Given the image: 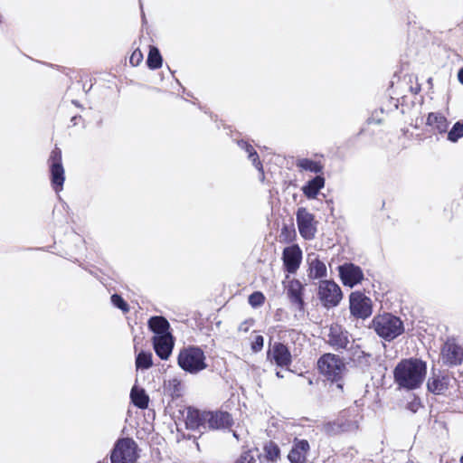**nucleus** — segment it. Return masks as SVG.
<instances>
[{
	"mask_svg": "<svg viewBox=\"0 0 463 463\" xmlns=\"http://www.w3.org/2000/svg\"><path fill=\"white\" fill-rule=\"evenodd\" d=\"M426 373L425 362L417 358L403 359L394 368V382L402 389L415 390L422 384Z\"/></svg>",
	"mask_w": 463,
	"mask_h": 463,
	"instance_id": "obj_1",
	"label": "nucleus"
},
{
	"mask_svg": "<svg viewBox=\"0 0 463 463\" xmlns=\"http://www.w3.org/2000/svg\"><path fill=\"white\" fill-rule=\"evenodd\" d=\"M319 372L329 381L336 383V387L343 388L342 380L347 368L344 361L336 354H325L317 361Z\"/></svg>",
	"mask_w": 463,
	"mask_h": 463,
	"instance_id": "obj_2",
	"label": "nucleus"
},
{
	"mask_svg": "<svg viewBox=\"0 0 463 463\" xmlns=\"http://www.w3.org/2000/svg\"><path fill=\"white\" fill-rule=\"evenodd\" d=\"M372 326L377 335L387 341L396 338L404 331L402 321L390 313L374 317Z\"/></svg>",
	"mask_w": 463,
	"mask_h": 463,
	"instance_id": "obj_3",
	"label": "nucleus"
},
{
	"mask_svg": "<svg viewBox=\"0 0 463 463\" xmlns=\"http://www.w3.org/2000/svg\"><path fill=\"white\" fill-rule=\"evenodd\" d=\"M203 351L195 346L183 348L178 354V365L192 374L198 373L207 367Z\"/></svg>",
	"mask_w": 463,
	"mask_h": 463,
	"instance_id": "obj_4",
	"label": "nucleus"
},
{
	"mask_svg": "<svg viewBox=\"0 0 463 463\" xmlns=\"http://www.w3.org/2000/svg\"><path fill=\"white\" fill-rule=\"evenodd\" d=\"M48 165L50 168V179L53 190L57 193L63 189L65 181V170L62 165L61 149L55 146L51 151Z\"/></svg>",
	"mask_w": 463,
	"mask_h": 463,
	"instance_id": "obj_5",
	"label": "nucleus"
},
{
	"mask_svg": "<svg viewBox=\"0 0 463 463\" xmlns=\"http://www.w3.org/2000/svg\"><path fill=\"white\" fill-rule=\"evenodd\" d=\"M296 220L300 236L307 241L316 237L318 222L306 207H299L296 213Z\"/></svg>",
	"mask_w": 463,
	"mask_h": 463,
	"instance_id": "obj_6",
	"label": "nucleus"
},
{
	"mask_svg": "<svg viewBox=\"0 0 463 463\" xmlns=\"http://www.w3.org/2000/svg\"><path fill=\"white\" fill-rule=\"evenodd\" d=\"M137 445L131 439H119L111 453V463H135L137 460Z\"/></svg>",
	"mask_w": 463,
	"mask_h": 463,
	"instance_id": "obj_7",
	"label": "nucleus"
},
{
	"mask_svg": "<svg viewBox=\"0 0 463 463\" xmlns=\"http://www.w3.org/2000/svg\"><path fill=\"white\" fill-rule=\"evenodd\" d=\"M351 314L357 318H367L373 313V302L363 291H353L349 298Z\"/></svg>",
	"mask_w": 463,
	"mask_h": 463,
	"instance_id": "obj_8",
	"label": "nucleus"
},
{
	"mask_svg": "<svg viewBox=\"0 0 463 463\" xmlns=\"http://www.w3.org/2000/svg\"><path fill=\"white\" fill-rule=\"evenodd\" d=\"M284 270L294 274L299 269L302 261V250L298 244L286 247L282 252Z\"/></svg>",
	"mask_w": 463,
	"mask_h": 463,
	"instance_id": "obj_9",
	"label": "nucleus"
},
{
	"mask_svg": "<svg viewBox=\"0 0 463 463\" xmlns=\"http://www.w3.org/2000/svg\"><path fill=\"white\" fill-rule=\"evenodd\" d=\"M339 275L345 287L353 288L364 279V273L360 267L353 263H345L339 267Z\"/></svg>",
	"mask_w": 463,
	"mask_h": 463,
	"instance_id": "obj_10",
	"label": "nucleus"
},
{
	"mask_svg": "<svg viewBox=\"0 0 463 463\" xmlns=\"http://www.w3.org/2000/svg\"><path fill=\"white\" fill-rule=\"evenodd\" d=\"M441 355L445 364L457 365L463 361V348L454 340L449 339L442 347Z\"/></svg>",
	"mask_w": 463,
	"mask_h": 463,
	"instance_id": "obj_11",
	"label": "nucleus"
},
{
	"mask_svg": "<svg viewBox=\"0 0 463 463\" xmlns=\"http://www.w3.org/2000/svg\"><path fill=\"white\" fill-rule=\"evenodd\" d=\"M204 420H206V429L219 430L232 426L233 420L226 411H206Z\"/></svg>",
	"mask_w": 463,
	"mask_h": 463,
	"instance_id": "obj_12",
	"label": "nucleus"
},
{
	"mask_svg": "<svg viewBox=\"0 0 463 463\" xmlns=\"http://www.w3.org/2000/svg\"><path fill=\"white\" fill-rule=\"evenodd\" d=\"M350 343L349 334L339 325H332L329 328L328 344L335 350L346 349Z\"/></svg>",
	"mask_w": 463,
	"mask_h": 463,
	"instance_id": "obj_13",
	"label": "nucleus"
},
{
	"mask_svg": "<svg viewBox=\"0 0 463 463\" xmlns=\"http://www.w3.org/2000/svg\"><path fill=\"white\" fill-rule=\"evenodd\" d=\"M309 450L310 446L307 440L296 438L288 458L291 463H305Z\"/></svg>",
	"mask_w": 463,
	"mask_h": 463,
	"instance_id": "obj_14",
	"label": "nucleus"
},
{
	"mask_svg": "<svg viewBox=\"0 0 463 463\" xmlns=\"http://www.w3.org/2000/svg\"><path fill=\"white\" fill-rule=\"evenodd\" d=\"M156 354L162 359L167 360L172 354L174 338L171 335H154L152 338Z\"/></svg>",
	"mask_w": 463,
	"mask_h": 463,
	"instance_id": "obj_15",
	"label": "nucleus"
},
{
	"mask_svg": "<svg viewBox=\"0 0 463 463\" xmlns=\"http://www.w3.org/2000/svg\"><path fill=\"white\" fill-rule=\"evenodd\" d=\"M425 124L432 132L445 134L448 132L449 122L441 112H430L427 115Z\"/></svg>",
	"mask_w": 463,
	"mask_h": 463,
	"instance_id": "obj_16",
	"label": "nucleus"
},
{
	"mask_svg": "<svg viewBox=\"0 0 463 463\" xmlns=\"http://www.w3.org/2000/svg\"><path fill=\"white\" fill-rule=\"evenodd\" d=\"M205 412L195 409H188L185 416L186 428L198 431L206 430Z\"/></svg>",
	"mask_w": 463,
	"mask_h": 463,
	"instance_id": "obj_17",
	"label": "nucleus"
},
{
	"mask_svg": "<svg viewBox=\"0 0 463 463\" xmlns=\"http://www.w3.org/2000/svg\"><path fill=\"white\" fill-rule=\"evenodd\" d=\"M358 428L355 420H344L343 418L337 419L334 422L325 424L324 430L329 435H335L345 431H353Z\"/></svg>",
	"mask_w": 463,
	"mask_h": 463,
	"instance_id": "obj_18",
	"label": "nucleus"
},
{
	"mask_svg": "<svg viewBox=\"0 0 463 463\" xmlns=\"http://www.w3.org/2000/svg\"><path fill=\"white\" fill-rule=\"evenodd\" d=\"M269 356L279 366H286L291 363V354L288 347L280 343L273 345L272 349L269 352Z\"/></svg>",
	"mask_w": 463,
	"mask_h": 463,
	"instance_id": "obj_19",
	"label": "nucleus"
},
{
	"mask_svg": "<svg viewBox=\"0 0 463 463\" xmlns=\"http://www.w3.org/2000/svg\"><path fill=\"white\" fill-rule=\"evenodd\" d=\"M325 177L323 175H317L309 180L303 187V194L309 199H314L319 191L325 186Z\"/></svg>",
	"mask_w": 463,
	"mask_h": 463,
	"instance_id": "obj_20",
	"label": "nucleus"
},
{
	"mask_svg": "<svg viewBox=\"0 0 463 463\" xmlns=\"http://www.w3.org/2000/svg\"><path fill=\"white\" fill-rule=\"evenodd\" d=\"M148 327L155 335H171L170 325L164 317H152L148 320Z\"/></svg>",
	"mask_w": 463,
	"mask_h": 463,
	"instance_id": "obj_21",
	"label": "nucleus"
},
{
	"mask_svg": "<svg viewBox=\"0 0 463 463\" xmlns=\"http://www.w3.org/2000/svg\"><path fill=\"white\" fill-rule=\"evenodd\" d=\"M296 165L300 170L315 173L317 175L324 174L325 165L321 160L300 158L297 161Z\"/></svg>",
	"mask_w": 463,
	"mask_h": 463,
	"instance_id": "obj_22",
	"label": "nucleus"
},
{
	"mask_svg": "<svg viewBox=\"0 0 463 463\" xmlns=\"http://www.w3.org/2000/svg\"><path fill=\"white\" fill-rule=\"evenodd\" d=\"M449 378L444 375H432L427 383L428 390L435 394L443 393L449 386Z\"/></svg>",
	"mask_w": 463,
	"mask_h": 463,
	"instance_id": "obj_23",
	"label": "nucleus"
},
{
	"mask_svg": "<svg viewBox=\"0 0 463 463\" xmlns=\"http://www.w3.org/2000/svg\"><path fill=\"white\" fill-rule=\"evenodd\" d=\"M308 264V271L311 278L322 279L326 276V266L317 256L310 260Z\"/></svg>",
	"mask_w": 463,
	"mask_h": 463,
	"instance_id": "obj_24",
	"label": "nucleus"
},
{
	"mask_svg": "<svg viewBox=\"0 0 463 463\" xmlns=\"http://www.w3.org/2000/svg\"><path fill=\"white\" fill-rule=\"evenodd\" d=\"M319 298L326 307L336 306L343 298L342 291H318Z\"/></svg>",
	"mask_w": 463,
	"mask_h": 463,
	"instance_id": "obj_25",
	"label": "nucleus"
},
{
	"mask_svg": "<svg viewBox=\"0 0 463 463\" xmlns=\"http://www.w3.org/2000/svg\"><path fill=\"white\" fill-rule=\"evenodd\" d=\"M163 59L159 50L153 45L149 46V52L146 59V65L150 70H157L162 67Z\"/></svg>",
	"mask_w": 463,
	"mask_h": 463,
	"instance_id": "obj_26",
	"label": "nucleus"
},
{
	"mask_svg": "<svg viewBox=\"0 0 463 463\" xmlns=\"http://www.w3.org/2000/svg\"><path fill=\"white\" fill-rule=\"evenodd\" d=\"M133 403L138 408L145 409L148 405V396L143 389L134 386L130 393Z\"/></svg>",
	"mask_w": 463,
	"mask_h": 463,
	"instance_id": "obj_27",
	"label": "nucleus"
},
{
	"mask_svg": "<svg viewBox=\"0 0 463 463\" xmlns=\"http://www.w3.org/2000/svg\"><path fill=\"white\" fill-rule=\"evenodd\" d=\"M235 463H261L260 452L258 449H250L241 453Z\"/></svg>",
	"mask_w": 463,
	"mask_h": 463,
	"instance_id": "obj_28",
	"label": "nucleus"
},
{
	"mask_svg": "<svg viewBox=\"0 0 463 463\" xmlns=\"http://www.w3.org/2000/svg\"><path fill=\"white\" fill-rule=\"evenodd\" d=\"M153 365L152 354L150 352H140L136 358L137 369H148Z\"/></svg>",
	"mask_w": 463,
	"mask_h": 463,
	"instance_id": "obj_29",
	"label": "nucleus"
},
{
	"mask_svg": "<svg viewBox=\"0 0 463 463\" xmlns=\"http://www.w3.org/2000/svg\"><path fill=\"white\" fill-rule=\"evenodd\" d=\"M165 387L173 397H179L183 390L182 382L177 378L168 380Z\"/></svg>",
	"mask_w": 463,
	"mask_h": 463,
	"instance_id": "obj_30",
	"label": "nucleus"
},
{
	"mask_svg": "<svg viewBox=\"0 0 463 463\" xmlns=\"http://www.w3.org/2000/svg\"><path fill=\"white\" fill-rule=\"evenodd\" d=\"M463 137V120L457 121L451 129L447 132L448 140L455 143Z\"/></svg>",
	"mask_w": 463,
	"mask_h": 463,
	"instance_id": "obj_31",
	"label": "nucleus"
},
{
	"mask_svg": "<svg viewBox=\"0 0 463 463\" xmlns=\"http://www.w3.org/2000/svg\"><path fill=\"white\" fill-rule=\"evenodd\" d=\"M264 451L267 459L270 461H276L280 455V450L278 445L272 441H269L264 446Z\"/></svg>",
	"mask_w": 463,
	"mask_h": 463,
	"instance_id": "obj_32",
	"label": "nucleus"
},
{
	"mask_svg": "<svg viewBox=\"0 0 463 463\" xmlns=\"http://www.w3.org/2000/svg\"><path fill=\"white\" fill-rule=\"evenodd\" d=\"M353 360L361 367H368L371 365L373 358L371 354L359 351Z\"/></svg>",
	"mask_w": 463,
	"mask_h": 463,
	"instance_id": "obj_33",
	"label": "nucleus"
},
{
	"mask_svg": "<svg viewBox=\"0 0 463 463\" xmlns=\"http://www.w3.org/2000/svg\"><path fill=\"white\" fill-rule=\"evenodd\" d=\"M280 241L284 242H290L292 241L296 237V231L295 229H290L288 226H283L280 232Z\"/></svg>",
	"mask_w": 463,
	"mask_h": 463,
	"instance_id": "obj_34",
	"label": "nucleus"
},
{
	"mask_svg": "<svg viewBox=\"0 0 463 463\" xmlns=\"http://www.w3.org/2000/svg\"><path fill=\"white\" fill-rule=\"evenodd\" d=\"M112 304L121 309L124 313L128 312L129 307L128 303L118 294H114L111 296Z\"/></svg>",
	"mask_w": 463,
	"mask_h": 463,
	"instance_id": "obj_35",
	"label": "nucleus"
},
{
	"mask_svg": "<svg viewBox=\"0 0 463 463\" xmlns=\"http://www.w3.org/2000/svg\"><path fill=\"white\" fill-rule=\"evenodd\" d=\"M288 299L298 308L303 306L302 291H288Z\"/></svg>",
	"mask_w": 463,
	"mask_h": 463,
	"instance_id": "obj_36",
	"label": "nucleus"
},
{
	"mask_svg": "<svg viewBox=\"0 0 463 463\" xmlns=\"http://www.w3.org/2000/svg\"><path fill=\"white\" fill-rule=\"evenodd\" d=\"M264 299L265 298L260 291H255L249 297V302L253 307L260 306Z\"/></svg>",
	"mask_w": 463,
	"mask_h": 463,
	"instance_id": "obj_37",
	"label": "nucleus"
},
{
	"mask_svg": "<svg viewBox=\"0 0 463 463\" xmlns=\"http://www.w3.org/2000/svg\"><path fill=\"white\" fill-rule=\"evenodd\" d=\"M144 59V56H143V53L142 52L137 48L136 50L133 51V52L131 53L130 57H129V63L136 67V66H138L142 61Z\"/></svg>",
	"mask_w": 463,
	"mask_h": 463,
	"instance_id": "obj_38",
	"label": "nucleus"
},
{
	"mask_svg": "<svg viewBox=\"0 0 463 463\" xmlns=\"http://www.w3.org/2000/svg\"><path fill=\"white\" fill-rule=\"evenodd\" d=\"M318 289H341L340 287L333 280H322Z\"/></svg>",
	"mask_w": 463,
	"mask_h": 463,
	"instance_id": "obj_39",
	"label": "nucleus"
},
{
	"mask_svg": "<svg viewBox=\"0 0 463 463\" xmlns=\"http://www.w3.org/2000/svg\"><path fill=\"white\" fill-rule=\"evenodd\" d=\"M263 337L261 335H256L254 340L251 343V349L254 352H259L263 347Z\"/></svg>",
	"mask_w": 463,
	"mask_h": 463,
	"instance_id": "obj_40",
	"label": "nucleus"
},
{
	"mask_svg": "<svg viewBox=\"0 0 463 463\" xmlns=\"http://www.w3.org/2000/svg\"><path fill=\"white\" fill-rule=\"evenodd\" d=\"M249 159L252 162L253 165L259 169V170H261L262 169V163L261 161L260 160V157H259V155L257 153V151H254L253 153L250 154L248 156Z\"/></svg>",
	"mask_w": 463,
	"mask_h": 463,
	"instance_id": "obj_41",
	"label": "nucleus"
},
{
	"mask_svg": "<svg viewBox=\"0 0 463 463\" xmlns=\"http://www.w3.org/2000/svg\"><path fill=\"white\" fill-rule=\"evenodd\" d=\"M242 148L245 149V151L247 152L248 156L251 153H253L254 151H256V149L253 147V146H251L250 144L247 143V142H242Z\"/></svg>",
	"mask_w": 463,
	"mask_h": 463,
	"instance_id": "obj_42",
	"label": "nucleus"
},
{
	"mask_svg": "<svg viewBox=\"0 0 463 463\" xmlns=\"http://www.w3.org/2000/svg\"><path fill=\"white\" fill-rule=\"evenodd\" d=\"M251 326V323L249 322V321H244L242 322L240 326H239V330L240 331H242V332H247L250 328V326Z\"/></svg>",
	"mask_w": 463,
	"mask_h": 463,
	"instance_id": "obj_43",
	"label": "nucleus"
},
{
	"mask_svg": "<svg viewBox=\"0 0 463 463\" xmlns=\"http://www.w3.org/2000/svg\"><path fill=\"white\" fill-rule=\"evenodd\" d=\"M71 121L72 122L73 126H75V125H78L80 122H82L83 119H82L81 116L77 115V116H73L71 118Z\"/></svg>",
	"mask_w": 463,
	"mask_h": 463,
	"instance_id": "obj_44",
	"label": "nucleus"
},
{
	"mask_svg": "<svg viewBox=\"0 0 463 463\" xmlns=\"http://www.w3.org/2000/svg\"><path fill=\"white\" fill-rule=\"evenodd\" d=\"M458 80L461 84H463V68H461L458 72Z\"/></svg>",
	"mask_w": 463,
	"mask_h": 463,
	"instance_id": "obj_45",
	"label": "nucleus"
},
{
	"mask_svg": "<svg viewBox=\"0 0 463 463\" xmlns=\"http://www.w3.org/2000/svg\"><path fill=\"white\" fill-rule=\"evenodd\" d=\"M276 374H277V376H278V377H279V378H282V377H283V375H282L279 372H277V373H276Z\"/></svg>",
	"mask_w": 463,
	"mask_h": 463,
	"instance_id": "obj_46",
	"label": "nucleus"
},
{
	"mask_svg": "<svg viewBox=\"0 0 463 463\" xmlns=\"http://www.w3.org/2000/svg\"><path fill=\"white\" fill-rule=\"evenodd\" d=\"M233 436H234L237 439H239V437H238V435H237V433H236L235 431L233 432Z\"/></svg>",
	"mask_w": 463,
	"mask_h": 463,
	"instance_id": "obj_47",
	"label": "nucleus"
},
{
	"mask_svg": "<svg viewBox=\"0 0 463 463\" xmlns=\"http://www.w3.org/2000/svg\"><path fill=\"white\" fill-rule=\"evenodd\" d=\"M461 463H463V456L461 457V459H460Z\"/></svg>",
	"mask_w": 463,
	"mask_h": 463,
	"instance_id": "obj_48",
	"label": "nucleus"
}]
</instances>
